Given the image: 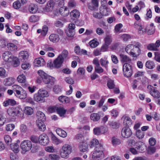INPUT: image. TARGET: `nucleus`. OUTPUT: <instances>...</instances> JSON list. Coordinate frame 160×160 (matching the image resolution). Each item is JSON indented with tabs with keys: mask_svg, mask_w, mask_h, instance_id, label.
I'll use <instances>...</instances> for the list:
<instances>
[{
	"mask_svg": "<svg viewBox=\"0 0 160 160\" xmlns=\"http://www.w3.org/2000/svg\"><path fill=\"white\" fill-rule=\"evenodd\" d=\"M123 73L126 77H131L132 74V66L129 63H124L122 68Z\"/></svg>",
	"mask_w": 160,
	"mask_h": 160,
	"instance_id": "nucleus-7",
	"label": "nucleus"
},
{
	"mask_svg": "<svg viewBox=\"0 0 160 160\" xmlns=\"http://www.w3.org/2000/svg\"><path fill=\"white\" fill-rule=\"evenodd\" d=\"M100 144H99L98 140L94 138L91 141L89 145L90 148H92L95 146H96V147L98 145Z\"/></svg>",
	"mask_w": 160,
	"mask_h": 160,
	"instance_id": "nucleus-39",
	"label": "nucleus"
},
{
	"mask_svg": "<svg viewBox=\"0 0 160 160\" xmlns=\"http://www.w3.org/2000/svg\"><path fill=\"white\" fill-rule=\"evenodd\" d=\"M59 12L60 14L63 16H66L69 13V11L68 10L66 7H61L59 9Z\"/></svg>",
	"mask_w": 160,
	"mask_h": 160,
	"instance_id": "nucleus-24",
	"label": "nucleus"
},
{
	"mask_svg": "<svg viewBox=\"0 0 160 160\" xmlns=\"http://www.w3.org/2000/svg\"><path fill=\"white\" fill-rule=\"evenodd\" d=\"M132 132L131 130L128 127L123 128L122 131V136L125 138H128L131 136Z\"/></svg>",
	"mask_w": 160,
	"mask_h": 160,
	"instance_id": "nucleus-14",
	"label": "nucleus"
},
{
	"mask_svg": "<svg viewBox=\"0 0 160 160\" xmlns=\"http://www.w3.org/2000/svg\"><path fill=\"white\" fill-rule=\"evenodd\" d=\"M12 89L13 90V91L15 92V95L17 94L19 95L20 92L22 90V88L20 86L17 85H14L12 87Z\"/></svg>",
	"mask_w": 160,
	"mask_h": 160,
	"instance_id": "nucleus-31",
	"label": "nucleus"
},
{
	"mask_svg": "<svg viewBox=\"0 0 160 160\" xmlns=\"http://www.w3.org/2000/svg\"><path fill=\"white\" fill-rule=\"evenodd\" d=\"M17 80L19 83H25L26 81V77L23 74H20L17 77Z\"/></svg>",
	"mask_w": 160,
	"mask_h": 160,
	"instance_id": "nucleus-38",
	"label": "nucleus"
},
{
	"mask_svg": "<svg viewBox=\"0 0 160 160\" xmlns=\"http://www.w3.org/2000/svg\"><path fill=\"white\" fill-rule=\"evenodd\" d=\"M154 53L155 60L158 62H160V53L155 52Z\"/></svg>",
	"mask_w": 160,
	"mask_h": 160,
	"instance_id": "nucleus-61",
	"label": "nucleus"
},
{
	"mask_svg": "<svg viewBox=\"0 0 160 160\" xmlns=\"http://www.w3.org/2000/svg\"><path fill=\"white\" fill-rule=\"evenodd\" d=\"M58 100L61 102L65 104L70 102L69 98L66 96H61L58 98Z\"/></svg>",
	"mask_w": 160,
	"mask_h": 160,
	"instance_id": "nucleus-32",
	"label": "nucleus"
},
{
	"mask_svg": "<svg viewBox=\"0 0 160 160\" xmlns=\"http://www.w3.org/2000/svg\"><path fill=\"white\" fill-rule=\"evenodd\" d=\"M107 8L105 6L101 7L100 8V13L94 12L93 16L96 18L99 19L102 18V15H106L105 12L107 10Z\"/></svg>",
	"mask_w": 160,
	"mask_h": 160,
	"instance_id": "nucleus-12",
	"label": "nucleus"
},
{
	"mask_svg": "<svg viewBox=\"0 0 160 160\" xmlns=\"http://www.w3.org/2000/svg\"><path fill=\"white\" fill-rule=\"evenodd\" d=\"M143 26V24L140 21H136L134 25V28L138 29V33L140 35L142 34L144 32V31L142 28Z\"/></svg>",
	"mask_w": 160,
	"mask_h": 160,
	"instance_id": "nucleus-15",
	"label": "nucleus"
},
{
	"mask_svg": "<svg viewBox=\"0 0 160 160\" xmlns=\"http://www.w3.org/2000/svg\"><path fill=\"white\" fill-rule=\"evenodd\" d=\"M95 71L97 73H101L103 72V69L100 66V64L95 67Z\"/></svg>",
	"mask_w": 160,
	"mask_h": 160,
	"instance_id": "nucleus-59",
	"label": "nucleus"
},
{
	"mask_svg": "<svg viewBox=\"0 0 160 160\" xmlns=\"http://www.w3.org/2000/svg\"><path fill=\"white\" fill-rule=\"evenodd\" d=\"M100 117L99 114L93 113H92L90 115V118L91 120L94 122H97L100 119Z\"/></svg>",
	"mask_w": 160,
	"mask_h": 160,
	"instance_id": "nucleus-35",
	"label": "nucleus"
},
{
	"mask_svg": "<svg viewBox=\"0 0 160 160\" xmlns=\"http://www.w3.org/2000/svg\"><path fill=\"white\" fill-rule=\"evenodd\" d=\"M148 89H150L152 91H150L151 95L154 98H160V93L159 92L150 85H148L147 87Z\"/></svg>",
	"mask_w": 160,
	"mask_h": 160,
	"instance_id": "nucleus-13",
	"label": "nucleus"
},
{
	"mask_svg": "<svg viewBox=\"0 0 160 160\" xmlns=\"http://www.w3.org/2000/svg\"><path fill=\"white\" fill-rule=\"evenodd\" d=\"M24 112L26 114L28 115H31L33 113V111L32 108L27 107L25 108Z\"/></svg>",
	"mask_w": 160,
	"mask_h": 160,
	"instance_id": "nucleus-49",
	"label": "nucleus"
},
{
	"mask_svg": "<svg viewBox=\"0 0 160 160\" xmlns=\"http://www.w3.org/2000/svg\"><path fill=\"white\" fill-rule=\"evenodd\" d=\"M112 142L113 145L116 146L120 144L121 143V141L118 138L113 137L112 138Z\"/></svg>",
	"mask_w": 160,
	"mask_h": 160,
	"instance_id": "nucleus-43",
	"label": "nucleus"
},
{
	"mask_svg": "<svg viewBox=\"0 0 160 160\" xmlns=\"http://www.w3.org/2000/svg\"><path fill=\"white\" fill-rule=\"evenodd\" d=\"M22 92L21 93V91L20 92V93L19 95L17 94L16 96L18 98L21 99H25L27 97V94L25 90H22Z\"/></svg>",
	"mask_w": 160,
	"mask_h": 160,
	"instance_id": "nucleus-40",
	"label": "nucleus"
},
{
	"mask_svg": "<svg viewBox=\"0 0 160 160\" xmlns=\"http://www.w3.org/2000/svg\"><path fill=\"white\" fill-rule=\"evenodd\" d=\"M6 119L2 114H0V127L2 126L5 123Z\"/></svg>",
	"mask_w": 160,
	"mask_h": 160,
	"instance_id": "nucleus-63",
	"label": "nucleus"
},
{
	"mask_svg": "<svg viewBox=\"0 0 160 160\" xmlns=\"http://www.w3.org/2000/svg\"><path fill=\"white\" fill-rule=\"evenodd\" d=\"M38 73L42 78L43 82L45 84L50 83L53 84L55 81L54 78L48 75L43 71L40 70L38 71Z\"/></svg>",
	"mask_w": 160,
	"mask_h": 160,
	"instance_id": "nucleus-5",
	"label": "nucleus"
},
{
	"mask_svg": "<svg viewBox=\"0 0 160 160\" xmlns=\"http://www.w3.org/2000/svg\"><path fill=\"white\" fill-rule=\"evenodd\" d=\"M72 147L69 144L63 145L60 150V155L62 158H66L71 152Z\"/></svg>",
	"mask_w": 160,
	"mask_h": 160,
	"instance_id": "nucleus-6",
	"label": "nucleus"
},
{
	"mask_svg": "<svg viewBox=\"0 0 160 160\" xmlns=\"http://www.w3.org/2000/svg\"><path fill=\"white\" fill-rule=\"evenodd\" d=\"M98 7V2L97 0H92L91 3L88 5V8L91 10H97Z\"/></svg>",
	"mask_w": 160,
	"mask_h": 160,
	"instance_id": "nucleus-17",
	"label": "nucleus"
},
{
	"mask_svg": "<svg viewBox=\"0 0 160 160\" xmlns=\"http://www.w3.org/2000/svg\"><path fill=\"white\" fill-rule=\"evenodd\" d=\"M140 45L138 44L137 45H134L131 51L130 52V55L133 57H136L140 53Z\"/></svg>",
	"mask_w": 160,
	"mask_h": 160,
	"instance_id": "nucleus-10",
	"label": "nucleus"
},
{
	"mask_svg": "<svg viewBox=\"0 0 160 160\" xmlns=\"http://www.w3.org/2000/svg\"><path fill=\"white\" fill-rule=\"evenodd\" d=\"M7 76L5 69L2 67H0V77L2 78H4Z\"/></svg>",
	"mask_w": 160,
	"mask_h": 160,
	"instance_id": "nucleus-46",
	"label": "nucleus"
},
{
	"mask_svg": "<svg viewBox=\"0 0 160 160\" xmlns=\"http://www.w3.org/2000/svg\"><path fill=\"white\" fill-rule=\"evenodd\" d=\"M108 125L111 128L113 129L118 128L119 126L118 123L114 121L109 122Z\"/></svg>",
	"mask_w": 160,
	"mask_h": 160,
	"instance_id": "nucleus-42",
	"label": "nucleus"
},
{
	"mask_svg": "<svg viewBox=\"0 0 160 160\" xmlns=\"http://www.w3.org/2000/svg\"><path fill=\"white\" fill-rule=\"evenodd\" d=\"M4 140L8 145H10L12 143V139L11 137L8 135H5L4 137Z\"/></svg>",
	"mask_w": 160,
	"mask_h": 160,
	"instance_id": "nucleus-55",
	"label": "nucleus"
},
{
	"mask_svg": "<svg viewBox=\"0 0 160 160\" xmlns=\"http://www.w3.org/2000/svg\"><path fill=\"white\" fill-rule=\"evenodd\" d=\"M104 41L105 43L109 45L112 41V36L110 35L107 36L104 39Z\"/></svg>",
	"mask_w": 160,
	"mask_h": 160,
	"instance_id": "nucleus-44",
	"label": "nucleus"
},
{
	"mask_svg": "<svg viewBox=\"0 0 160 160\" xmlns=\"http://www.w3.org/2000/svg\"><path fill=\"white\" fill-rule=\"evenodd\" d=\"M11 149L15 153L18 152L19 151V145L17 143H12L10 145Z\"/></svg>",
	"mask_w": 160,
	"mask_h": 160,
	"instance_id": "nucleus-33",
	"label": "nucleus"
},
{
	"mask_svg": "<svg viewBox=\"0 0 160 160\" xmlns=\"http://www.w3.org/2000/svg\"><path fill=\"white\" fill-rule=\"evenodd\" d=\"M38 139L40 143L42 145H46L49 143V138L45 134L41 135L39 137Z\"/></svg>",
	"mask_w": 160,
	"mask_h": 160,
	"instance_id": "nucleus-11",
	"label": "nucleus"
},
{
	"mask_svg": "<svg viewBox=\"0 0 160 160\" xmlns=\"http://www.w3.org/2000/svg\"><path fill=\"white\" fill-rule=\"evenodd\" d=\"M58 113L61 116H63L66 112V110L63 108H57Z\"/></svg>",
	"mask_w": 160,
	"mask_h": 160,
	"instance_id": "nucleus-47",
	"label": "nucleus"
},
{
	"mask_svg": "<svg viewBox=\"0 0 160 160\" xmlns=\"http://www.w3.org/2000/svg\"><path fill=\"white\" fill-rule=\"evenodd\" d=\"M55 5V2L52 0H49L47 3L45 9V10L47 12L52 11Z\"/></svg>",
	"mask_w": 160,
	"mask_h": 160,
	"instance_id": "nucleus-16",
	"label": "nucleus"
},
{
	"mask_svg": "<svg viewBox=\"0 0 160 160\" xmlns=\"http://www.w3.org/2000/svg\"><path fill=\"white\" fill-rule=\"evenodd\" d=\"M107 85L108 87L110 89L113 88L115 86L114 81L111 79L108 81Z\"/></svg>",
	"mask_w": 160,
	"mask_h": 160,
	"instance_id": "nucleus-54",
	"label": "nucleus"
},
{
	"mask_svg": "<svg viewBox=\"0 0 160 160\" xmlns=\"http://www.w3.org/2000/svg\"><path fill=\"white\" fill-rule=\"evenodd\" d=\"M144 32H146L148 35L153 34L155 32V27L154 24L151 23L150 25L148 26L144 29Z\"/></svg>",
	"mask_w": 160,
	"mask_h": 160,
	"instance_id": "nucleus-19",
	"label": "nucleus"
},
{
	"mask_svg": "<svg viewBox=\"0 0 160 160\" xmlns=\"http://www.w3.org/2000/svg\"><path fill=\"white\" fill-rule=\"evenodd\" d=\"M43 49L47 51H54V49L53 48L50 47L48 44H45L43 45Z\"/></svg>",
	"mask_w": 160,
	"mask_h": 160,
	"instance_id": "nucleus-53",
	"label": "nucleus"
},
{
	"mask_svg": "<svg viewBox=\"0 0 160 160\" xmlns=\"http://www.w3.org/2000/svg\"><path fill=\"white\" fill-rule=\"evenodd\" d=\"M121 38L124 41H127L131 38V37L128 34H124L121 36Z\"/></svg>",
	"mask_w": 160,
	"mask_h": 160,
	"instance_id": "nucleus-62",
	"label": "nucleus"
},
{
	"mask_svg": "<svg viewBox=\"0 0 160 160\" xmlns=\"http://www.w3.org/2000/svg\"><path fill=\"white\" fill-rule=\"evenodd\" d=\"M136 135L138 139H141L143 138L144 136V133L143 132L139 130L136 131Z\"/></svg>",
	"mask_w": 160,
	"mask_h": 160,
	"instance_id": "nucleus-45",
	"label": "nucleus"
},
{
	"mask_svg": "<svg viewBox=\"0 0 160 160\" xmlns=\"http://www.w3.org/2000/svg\"><path fill=\"white\" fill-rule=\"evenodd\" d=\"M133 47L134 45L133 44H131L128 45L126 46L125 48V50L130 55V51H131V50Z\"/></svg>",
	"mask_w": 160,
	"mask_h": 160,
	"instance_id": "nucleus-57",
	"label": "nucleus"
},
{
	"mask_svg": "<svg viewBox=\"0 0 160 160\" xmlns=\"http://www.w3.org/2000/svg\"><path fill=\"white\" fill-rule=\"evenodd\" d=\"M93 132L94 134L96 135H99L101 134V129L99 127H96L94 128Z\"/></svg>",
	"mask_w": 160,
	"mask_h": 160,
	"instance_id": "nucleus-58",
	"label": "nucleus"
},
{
	"mask_svg": "<svg viewBox=\"0 0 160 160\" xmlns=\"http://www.w3.org/2000/svg\"><path fill=\"white\" fill-rule=\"evenodd\" d=\"M147 49L151 51H158V48H157L154 43H150L148 44L147 46Z\"/></svg>",
	"mask_w": 160,
	"mask_h": 160,
	"instance_id": "nucleus-50",
	"label": "nucleus"
},
{
	"mask_svg": "<svg viewBox=\"0 0 160 160\" xmlns=\"http://www.w3.org/2000/svg\"><path fill=\"white\" fill-rule=\"evenodd\" d=\"M29 10L31 13H35L38 11V7L36 4L31 3L29 6Z\"/></svg>",
	"mask_w": 160,
	"mask_h": 160,
	"instance_id": "nucleus-28",
	"label": "nucleus"
},
{
	"mask_svg": "<svg viewBox=\"0 0 160 160\" xmlns=\"http://www.w3.org/2000/svg\"><path fill=\"white\" fill-rule=\"evenodd\" d=\"M100 63L101 65L106 68L107 69L108 64L109 63V62L107 58H101L100 60Z\"/></svg>",
	"mask_w": 160,
	"mask_h": 160,
	"instance_id": "nucleus-36",
	"label": "nucleus"
},
{
	"mask_svg": "<svg viewBox=\"0 0 160 160\" xmlns=\"http://www.w3.org/2000/svg\"><path fill=\"white\" fill-rule=\"evenodd\" d=\"M49 94L47 90L43 88L39 89L37 93L34 95V100L39 102H43L45 101V98L48 97Z\"/></svg>",
	"mask_w": 160,
	"mask_h": 160,
	"instance_id": "nucleus-3",
	"label": "nucleus"
},
{
	"mask_svg": "<svg viewBox=\"0 0 160 160\" xmlns=\"http://www.w3.org/2000/svg\"><path fill=\"white\" fill-rule=\"evenodd\" d=\"M35 65L37 67L44 66L45 64L44 60L42 58H38L34 60Z\"/></svg>",
	"mask_w": 160,
	"mask_h": 160,
	"instance_id": "nucleus-21",
	"label": "nucleus"
},
{
	"mask_svg": "<svg viewBox=\"0 0 160 160\" xmlns=\"http://www.w3.org/2000/svg\"><path fill=\"white\" fill-rule=\"evenodd\" d=\"M152 118L156 121L160 120V116L156 112H153L152 113Z\"/></svg>",
	"mask_w": 160,
	"mask_h": 160,
	"instance_id": "nucleus-64",
	"label": "nucleus"
},
{
	"mask_svg": "<svg viewBox=\"0 0 160 160\" xmlns=\"http://www.w3.org/2000/svg\"><path fill=\"white\" fill-rule=\"evenodd\" d=\"M20 147L23 151L26 152L29 151L32 148V143L30 141L25 140L21 142Z\"/></svg>",
	"mask_w": 160,
	"mask_h": 160,
	"instance_id": "nucleus-9",
	"label": "nucleus"
},
{
	"mask_svg": "<svg viewBox=\"0 0 160 160\" xmlns=\"http://www.w3.org/2000/svg\"><path fill=\"white\" fill-rule=\"evenodd\" d=\"M120 61L122 63L131 64L132 60L129 57L122 54H121L120 55Z\"/></svg>",
	"mask_w": 160,
	"mask_h": 160,
	"instance_id": "nucleus-18",
	"label": "nucleus"
},
{
	"mask_svg": "<svg viewBox=\"0 0 160 160\" xmlns=\"http://www.w3.org/2000/svg\"><path fill=\"white\" fill-rule=\"evenodd\" d=\"M78 148L82 152L88 151V144L85 142H80L78 144Z\"/></svg>",
	"mask_w": 160,
	"mask_h": 160,
	"instance_id": "nucleus-20",
	"label": "nucleus"
},
{
	"mask_svg": "<svg viewBox=\"0 0 160 160\" xmlns=\"http://www.w3.org/2000/svg\"><path fill=\"white\" fill-rule=\"evenodd\" d=\"M15 127V126L13 124H9L7 125L5 127L6 131H12Z\"/></svg>",
	"mask_w": 160,
	"mask_h": 160,
	"instance_id": "nucleus-52",
	"label": "nucleus"
},
{
	"mask_svg": "<svg viewBox=\"0 0 160 160\" xmlns=\"http://www.w3.org/2000/svg\"><path fill=\"white\" fill-rule=\"evenodd\" d=\"M123 123L128 127L131 125L132 123L131 118L128 116H126L125 117Z\"/></svg>",
	"mask_w": 160,
	"mask_h": 160,
	"instance_id": "nucleus-41",
	"label": "nucleus"
},
{
	"mask_svg": "<svg viewBox=\"0 0 160 160\" xmlns=\"http://www.w3.org/2000/svg\"><path fill=\"white\" fill-rule=\"evenodd\" d=\"M56 132L58 135L62 138H65L67 136V132L60 128H58L56 129Z\"/></svg>",
	"mask_w": 160,
	"mask_h": 160,
	"instance_id": "nucleus-34",
	"label": "nucleus"
},
{
	"mask_svg": "<svg viewBox=\"0 0 160 160\" xmlns=\"http://www.w3.org/2000/svg\"><path fill=\"white\" fill-rule=\"evenodd\" d=\"M68 52L67 50H63L61 54H59L53 61L52 64L53 67L57 68H60L62 66L64 60L68 57Z\"/></svg>",
	"mask_w": 160,
	"mask_h": 160,
	"instance_id": "nucleus-1",
	"label": "nucleus"
},
{
	"mask_svg": "<svg viewBox=\"0 0 160 160\" xmlns=\"http://www.w3.org/2000/svg\"><path fill=\"white\" fill-rule=\"evenodd\" d=\"M44 122H39V121H37V125L38 127L39 130L41 131H44L46 129L45 125L43 123Z\"/></svg>",
	"mask_w": 160,
	"mask_h": 160,
	"instance_id": "nucleus-29",
	"label": "nucleus"
},
{
	"mask_svg": "<svg viewBox=\"0 0 160 160\" xmlns=\"http://www.w3.org/2000/svg\"><path fill=\"white\" fill-rule=\"evenodd\" d=\"M15 79L12 77H9L4 79V82L6 86H11L14 82Z\"/></svg>",
	"mask_w": 160,
	"mask_h": 160,
	"instance_id": "nucleus-27",
	"label": "nucleus"
},
{
	"mask_svg": "<svg viewBox=\"0 0 160 160\" xmlns=\"http://www.w3.org/2000/svg\"><path fill=\"white\" fill-rule=\"evenodd\" d=\"M145 66L147 68L149 69H152L154 67L155 65L153 62L148 61L146 62Z\"/></svg>",
	"mask_w": 160,
	"mask_h": 160,
	"instance_id": "nucleus-48",
	"label": "nucleus"
},
{
	"mask_svg": "<svg viewBox=\"0 0 160 160\" xmlns=\"http://www.w3.org/2000/svg\"><path fill=\"white\" fill-rule=\"evenodd\" d=\"M76 5V2L73 0H70L68 4V7L70 8L75 7Z\"/></svg>",
	"mask_w": 160,
	"mask_h": 160,
	"instance_id": "nucleus-60",
	"label": "nucleus"
},
{
	"mask_svg": "<svg viewBox=\"0 0 160 160\" xmlns=\"http://www.w3.org/2000/svg\"><path fill=\"white\" fill-rule=\"evenodd\" d=\"M7 46L8 49L11 51H16L18 48L16 45L11 43L8 44Z\"/></svg>",
	"mask_w": 160,
	"mask_h": 160,
	"instance_id": "nucleus-37",
	"label": "nucleus"
},
{
	"mask_svg": "<svg viewBox=\"0 0 160 160\" xmlns=\"http://www.w3.org/2000/svg\"><path fill=\"white\" fill-rule=\"evenodd\" d=\"M7 112L8 114L11 117L17 116L22 117L23 115V111L19 107L9 108Z\"/></svg>",
	"mask_w": 160,
	"mask_h": 160,
	"instance_id": "nucleus-4",
	"label": "nucleus"
},
{
	"mask_svg": "<svg viewBox=\"0 0 160 160\" xmlns=\"http://www.w3.org/2000/svg\"><path fill=\"white\" fill-rule=\"evenodd\" d=\"M134 146L136 148L139 150L140 152H141V151H144V148L145 147L144 143L141 142H136Z\"/></svg>",
	"mask_w": 160,
	"mask_h": 160,
	"instance_id": "nucleus-25",
	"label": "nucleus"
},
{
	"mask_svg": "<svg viewBox=\"0 0 160 160\" xmlns=\"http://www.w3.org/2000/svg\"><path fill=\"white\" fill-rule=\"evenodd\" d=\"M3 60L6 62H11L14 67H17L19 65V61L17 57L13 56L12 53L9 51H6L2 55Z\"/></svg>",
	"mask_w": 160,
	"mask_h": 160,
	"instance_id": "nucleus-2",
	"label": "nucleus"
},
{
	"mask_svg": "<svg viewBox=\"0 0 160 160\" xmlns=\"http://www.w3.org/2000/svg\"><path fill=\"white\" fill-rule=\"evenodd\" d=\"M70 14L71 18L76 19L79 18L80 15V12L76 9H74L72 11Z\"/></svg>",
	"mask_w": 160,
	"mask_h": 160,
	"instance_id": "nucleus-30",
	"label": "nucleus"
},
{
	"mask_svg": "<svg viewBox=\"0 0 160 160\" xmlns=\"http://www.w3.org/2000/svg\"><path fill=\"white\" fill-rule=\"evenodd\" d=\"M19 57L21 59L27 60L29 57V54L26 51H22L19 53Z\"/></svg>",
	"mask_w": 160,
	"mask_h": 160,
	"instance_id": "nucleus-26",
	"label": "nucleus"
},
{
	"mask_svg": "<svg viewBox=\"0 0 160 160\" xmlns=\"http://www.w3.org/2000/svg\"><path fill=\"white\" fill-rule=\"evenodd\" d=\"M49 40L53 43L58 42L60 38L58 35L56 34H52L49 37Z\"/></svg>",
	"mask_w": 160,
	"mask_h": 160,
	"instance_id": "nucleus-23",
	"label": "nucleus"
},
{
	"mask_svg": "<svg viewBox=\"0 0 160 160\" xmlns=\"http://www.w3.org/2000/svg\"><path fill=\"white\" fill-rule=\"evenodd\" d=\"M37 117L39 122H44L46 120V117L44 114L40 111H38L36 113Z\"/></svg>",
	"mask_w": 160,
	"mask_h": 160,
	"instance_id": "nucleus-22",
	"label": "nucleus"
},
{
	"mask_svg": "<svg viewBox=\"0 0 160 160\" xmlns=\"http://www.w3.org/2000/svg\"><path fill=\"white\" fill-rule=\"evenodd\" d=\"M103 148L102 145L100 144L95 148V151L94 152L92 155V158L94 159H98L102 155Z\"/></svg>",
	"mask_w": 160,
	"mask_h": 160,
	"instance_id": "nucleus-8",
	"label": "nucleus"
},
{
	"mask_svg": "<svg viewBox=\"0 0 160 160\" xmlns=\"http://www.w3.org/2000/svg\"><path fill=\"white\" fill-rule=\"evenodd\" d=\"M49 157L51 160H59L60 158L58 155L53 154H50Z\"/></svg>",
	"mask_w": 160,
	"mask_h": 160,
	"instance_id": "nucleus-56",
	"label": "nucleus"
},
{
	"mask_svg": "<svg viewBox=\"0 0 160 160\" xmlns=\"http://www.w3.org/2000/svg\"><path fill=\"white\" fill-rule=\"evenodd\" d=\"M66 33L68 37L73 38L75 34V30L68 29Z\"/></svg>",
	"mask_w": 160,
	"mask_h": 160,
	"instance_id": "nucleus-51",
	"label": "nucleus"
}]
</instances>
